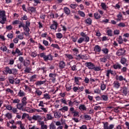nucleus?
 Wrapping results in <instances>:
<instances>
[{"label": "nucleus", "instance_id": "obj_13", "mask_svg": "<svg viewBox=\"0 0 129 129\" xmlns=\"http://www.w3.org/2000/svg\"><path fill=\"white\" fill-rule=\"evenodd\" d=\"M53 60V55L49 53L46 55L44 57V61L47 62V61H52Z\"/></svg>", "mask_w": 129, "mask_h": 129}, {"label": "nucleus", "instance_id": "obj_59", "mask_svg": "<svg viewBox=\"0 0 129 129\" xmlns=\"http://www.w3.org/2000/svg\"><path fill=\"white\" fill-rule=\"evenodd\" d=\"M60 111H62V112H64L65 111H68V107L67 106H63L61 109H59Z\"/></svg>", "mask_w": 129, "mask_h": 129}, {"label": "nucleus", "instance_id": "obj_53", "mask_svg": "<svg viewBox=\"0 0 129 129\" xmlns=\"http://www.w3.org/2000/svg\"><path fill=\"white\" fill-rule=\"evenodd\" d=\"M0 49L2 51H3V52H7V51H8V47L5 45H2Z\"/></svg>", "mask_w": 129, "mask_h": 129}, {"label": "nucleus", "instance_id": "obj_24", "mask_svg": "<svg viewBox=\"0 0 129 129\" xmlns=\"http://www.w3.org/2000/svg\"><path fill=\"white\" fill-rule=\"evenodd\" d=\"M16 123L20 126V127H18L19 129H26V128H25V124H23L21 121H17Z\"/></svg>", "mask_w": 129, "mask_h": 129}, {"label": "nucleus", "instance_id": "obj_16", "mask_svg": "<svg viewBox=\"0 0 129 129\" xmlns=\"http://www.w3.org/2000/svg\"><path fill=\"white\" fill-rule=\"evenodd\" d=\"M35 111L37 112H42L43 111L44 113H47L48 112V108L41 107L40 109H35Z\"/></svg>", "mask_w": 129, "mask_h": 129}, {"label": "nucleus", "instance_id": "obj_9", "mask_svg": "<svg viewBox=\"0 0 129 129\" xmlns=\"http://www.w3.org/2000/svg\"><path fill=\"white\" fill-rule=\"evenodd\" d=\"M124 54H125V49H124V48L119 49L116 53L117 56H122V55H124Z\"/></svg>", "mask_w": 129, "mask_h": 129}, {"label": "nucleus", "instance_id": "obj_1", "mask_svg": "<svg viewBox=\"0 0 129 129\" xmlns=\"http://www.w3.org/2000/svg\"><path fill=\"white\" fill-rule=\"evenodd\" d=\"M80 36L81 37L78 40V44H81L84 41L86 42V43H88V42L90 41V38H89V36H88L86 33L82 32L80 33Z\"/></svg>", "mask_w": 129, "mask_h": 129}, {"label": "nucleus", "instance_id": "obj_63", "mask_svg": "<svg viewBox=\"0 0 129 129\" xmlns=\"http://www.w3.org/2000/svg\"><path fill=\"white\" fill-rule=\"evenodd\" d=\"M79 109L80 110H86V106H85V105H81Z\"/></svg>", "mask_w": 129, "mask_h": 129}, {"label": "nucleus", "instance_id": "obj_33", "mask_svg": "<svg viewBox=\"0 0 129 129\" xmlns=\"http://www.w3.org/2000/svg\"><path fill=\"white\" fill-rule=\"evenodd\" d=\"M28 11L30 14H33V13H35V12H36V8L32 7H29L28 8Z\"/></svg>", "mask_w": 129, "mask_h": 129}, {"label": "nucleus", "instance_id": "obj_32", "mask_svg": "<svg viewBox=\"0 0 129 129\" xmlns=\"http://www.w3.org/2000/svg\"><path fill=\"white\" fill-rule=\"evenodd\" d=\"M18 96L19 97H23V96H26V93L23 91L22 90H20L19 92L18 93Z\"/></svg>", "mask_w": 129, "mask_h": 129}, {"label": "nucleus", "instance_id": "obj_35", "mask_svg": "<svg viewBox=\"0 0 129 129\" xmlns=\"http://www.w3.org/2000/svg\"><path fill=\"white\" fill-rule=\"evenodd\" d=\"M101 96L102 100L104 101H107V100H108V95H107V94L101 95Z\"/></svg>", "mask_w": 129, "mask_h": 129}, {"label": "nucleus", "instance_id": "obj_12", "mask_svg": "<svg viewBox=\"0 0 129 129\" xmlns=\"http://www.w3.org/2000/svg\"><path fill=\"white\" fill-rule=\"evenodd\" d=\"M58 27V23L55 20L52 21V24L50 25V28L51 30H57Z\"/></svg>", "mask_w": 129, "mask_h": 129}, {"label": "nucleus", "instance_id": "obj_38", "mask_svg": "<svg viewBox=\"0 0 129 129\" xmlns=\"http://www.w3.org/2000/svg\"><path fill=\"white\" fill-rule=\"evenodd\" d=\"M101 7L104 11H107V9H108V7L106 6V4L104 3H101Z\"/></svg>", "mask_w": 129, "mask_h": 129}, {"label": "nucleus", "instance_id": "obj_4", "mask_svg": "<svg viewBox=\"0 0 129 129\" xmlns=\"http://www.w3.org/2000/svg\"><path fill=\"white\" fill-rule=\"evenodd\" d=\"M5 72L9 74H17V73H18V70L16 69H11L9 67H6Z\"/></svg>", "mask_w": 129, "mask_h": 129}, {"label": "nucleus", "instance_id": "obj_17", "mask_svg": "<svg viewBox=\"0 0 129 129\" xmlns=\"http://www.w3.org/2000/svg\"><path fill=\"white\" fill-rule=\"evenodd\" d=\"M115 79L116 80H119V81H125V82H127L126 79H125V78H123L122 76L116 75Z\"/></svg>", "mask_w": 129, "mask_h": 129}, {"label": "nucleus", "instance_id": "obj_40", "mask_svg": "<svg viewBox=\"0 0 129 129\" xmlns=\"http://www.w3.org/2000/svg\"><path fill=\"white\" fill-rule=\"evenodd\" d=\"M116 40L118 44H121L123 43V39H122V37H121V36H119L118 38L116 39Z\"/></svg>", "mask_w": 129, "mask_h": 129}, {"label": "nucleus", "instance_id": "obj_61", "mask_svg": "<svg viewBox=\"0 0 129 129\" xmlns=\"http://www.w3.org/2000/svg\"><path fill=\"white\" fill-rule=\"evenodd\" d=\"M78 7V5L76 4H71L70 5V7H71V9H73L74 10L76 9Z\"/></svg>", "mask_w": 129, "mask_h": 129}, {"label": "nucleus", "instance_id": "obj_50", "mask_svg": "<svg viewBox=\"0 0 129 129\" xmlns=\"http://www.w3.org/2000/svg\"><path fill=\"white\" fill-rule=\"evenodd\" d=\"M53 118H54V117H53V116H52V114H51V113H48L46 114V119H47V120H51L53 119Z\"/></svg>", "mask_w": 129, "mask_h": 129}, {"label": "nucleus", "instance_id": "obj_36", "mask_svg": "<svg viewBox=\"0 0 129 129\" xmlns=\"http://www.w3.org/2000/svg\"><path fill=\"white\" fill-rule=\"evenodd\" d=\"M45 83H46V80L38 81L35 83V84L37 86H41V85H42V84H45Z\"/></svg>", "mask_w": 129, "mask_h": 129}, {"label": "nucleus", "instance_id": "obj_14", "mask_svg": "<svg viewBox=\"0 0 129 129\" xmlns=\"http://www.w3.org/2000/svg\"><path fill=\"white\" fill-rule=\"evenodd\" d=\"M49 77L50 78V80L52 81V82H55V81H56V77H57V74L55 73H50L49 75Z\"/></svg>", "mask_w": 129, "mask_h": 129}, {"label": "nucleus", "instance_id": "obj_54", "mask_svg": "<svg viewBox=\"0 0 129 129\" xmlns=\"http://www.w3.org/2000/svg\"><path fill=\"white\" fill-rule=\"evenodd\" d=\"M80 59H85V55L79 54V55L77 56L76 59H77V60H80Z\"/></svg>", "mask_w": 129, "mask_h": 129}, {"label": "nucleus", "instance_id": "obj_51", "mask_svg": "<svg viewBox=\"0 0 129 129\" xmlns=\"http://www.w3.org/2000/svg\"><path fill=\"white\" fill-rule=\"evenodd\" d=\"M94 93H96V94H100L101 93V91L99 89V88H96L94 89Z\"/></svg>", "mask_w": 129, "mask_h": 129}, {"label": "nucleus", "instance_id": "obj_27", "mask_svg": "<svg viewBox=\"0 0 129 129\" xmlns=\"http://www.w3.org/2000/svg\"><path fill=\"white\" fill-rule=\"evenodd\" d=\"M6 92L7 94H9V93H10L12 96H14V95H15V92H14V90L11 89L10 88L6 89Z\"/></svg>", "mask_w": 129, "mask_h": 129}, {"label": "nucleus", "instance_id": "obj_42", "mask_svg": "<svg viewBox=\"0 0 129 129\" xmlns=\"http://www.w3.org/2000/svg\"><path fill=\"white\" fill-rule=\"evenodd\" d=\"M78 14L79 16H80V17H82V18H85L86 17L85 13H84L83 11L79 10L78 11Z\"/></svg>", "mask_w": 129, "mask_h": 129}, {"label": "nucleus", "instance_id": "obj_55", "mask_svg": "<svg viewBox=\"0 0 129 129\" xmlns=\"http://www.w3.org/2000/svg\"><path fill=\"white\" fill-rule=\"evenodd\" d=\"M102 51L105 55H107L108 54V52H109V50L107 48H102Z\"/></svg>", "mask_w": 129, "mask_h": 129}, {"label": "nucleus", "instance_id": "obj_25", "mask_svg": "<svg viewBox=\"0 0 129 129\" xmlns=\"http://www.w3.org/2000/svg\"><path fill=\"white\" fill-rule=\"evenodd\" d=\"M5 117L6 119L10 120V119H12V118H13V114H12V113L8 112L6 114H5Z\"/></svg>", "mask_w": 129, "mask_h": 129}, {"label": "nucleus", "instance_id": "obj_46", "mask_svg": "<svg viewBox=\"0 0 129 129\" xmlns=\"http://www.w3.org/2000/svg\"><path fill=\"white\" fill-rule=\"evenodd\" d=\"M83 117L86 120H90L91 119V116L87 114H84Z\"/></svg>", "mask_w": 129, "mask_h": 129}, {"label": "nucleus", "instance_id": "obj_34", "mask_svg": "<svg viewBox=\"0 0 129 129\" xmlns=\"http://www.w3.org/2000/svg\"><path fill=\"white\" fill-rule=\"evenodd\" d=\"M24 106H25L22 103H19L17 105V107L18 109H19V110H23L24 109Z\"/></svg>", "mask_w": 129, "mask_h": 129}, {"label": "nucleus", "instance_id": "obj_44", "mask_svg": "<svg viewBox=\"0 0 129 129\" xmlns=\"http://www.w3.org/2000/svg\"><path fill=\"white\" fill-rule=\"evenodd\" d=\"M43 99H47V100H50L51 99V97H50V95H49L48 93H45L43 94Z\"/></svg>", "mask_w": 129, "mask_h": 129}, {"label": "nucleus", "instance_id": "obj_5", "mask_svg": "<svg viewBox=\"0 0 129 129\" xmlns=\"http://www.w3.org/2000/svg\"><path fill=\"white\" fill-rule=\"evenodd\" d=\"M103 124V129H113L114 128V124H110L108 122H102Z\"/></svg>", "mask_w": 129, "mask_h": 129}, {"label": "nucleus", "instance_id": "obj_2", "mask_svg": "<svg viewBox=\"0 0 129 129\" xmlns=\"http://www.w3.org/2000/svg\"><path fill=\"white\" fill-rule=\"evenodd\" d=\"M0 24L2 25H4L6 24V22H7V16H6V11L3 10L1 11L0 10Z\"/></svg>", "mask_w": 129, "mask_h": 129}, {"label": "nucleus", "instance_id": "obj_22", "mask_svg": "<svg viewBox=\"0 0 129 129\" xmlns=\"http://www.w3.org/2000/svg\"><path fill=\"white\" fill-rule=\"evenodd\" d=\"M39 124L41 125L40 129H48V126L45 124V122H44V121H40ZM36 129H40V128H36Z\"/></svg>", "mask_w": 129, "mask_h": 129}, {"label": "nucleus", "instance_id": "obj_19", "mask_svg": "<svg viewBox=\"0 0 129 129\" xmlns=\"http://www.w3.org/2000/svg\"><path fill=\"white\" fill-rule=\"evenodd\" d=\"M23 30L24 31H25L24 33V35L25 36H29V35H30V28H29V26H26L25 25H24V27H23Z\"/></svg>", "mask_w": 129, "mask_h": 129}, {"label": "nucleus", "instance_id": "obj_15", "mask_svg": "<svg viewBox=\"0 0 129 129\" xmlns=\"http://www.w3.org/2000/svg\"><path fill=\"white\" fill-rule=\"evenodd\" d=\"M95 65L91 62H86L85 63V66L88 68V69L92 70L94 68Z\"/></svg>", "mask_w": 129, "mask_h": 129}, {"label": "nucleus", "instance_id": "obj_7", "mask_svg": "<svg viewBox=\"0 0 129 129\" xmlns=\"http://www.w3.org/2000/svg\"><path fill=\"white\" fill-rule=\"evenodd\" d=\"M80 66H81V63H80V62H78L76 64H74L71 67V71H77V70L80 68Z\"/></svg>", "mask_w": 129, "mask_h": 129}, {"label": "nucleus", "instance_id": "obj_20", "mask_svg": "<svg viewBox=\"0 0 129 129\" xmlns=\"http://www.w3.org/2000/svg\"><path fill=\"white\" fill-rule=\"evenodd\" d=\"M111 74V75H114V72L111 70H108L106 71V76L107 77L108 79L110 77L109 75Z\"/></svg>", "mask_w": 129, "mask_h": 129}, {"label": "nucleus", "instance_id": "obj_6", "mask_svg": "<svg viewBox=\"0 0 129 129\" xmlns=\"http://www.w3.org/2000/svg\"><path fill=\"white\" fill-rule=\"evenodd\" d=\"M49 16L51 19H57V18H59V15L54 11H51L49 13Z\"/></svg>", "mask_w": 129, "mask_h": 129}, {"label": "nucleus", "instance_id": "obj_29", "mask_svg": "<svg viewBox=\"0 0 129 129\" xmlns=\"http://www.w3.org/2000/svg\"><path fill=\"white\" fill-rule=\"evenodd\" d=\"M113 67L114 69H121V64H119L118 62H116L115 64L113 65Z\"/></svg>", "mask_w": 129, "mask_h": 129}, {"label": "nucleus", "instance_id": "obj_8", "mask_svg": "<svg viewBox=\"0 0 129 129\" xmlns=\"http://www.w3.org/2000/svg\"><path fill=\"white\" fill-rule=\"evenodd\" d=\"M73 91L74 92H82V91H83V90H84V87L83 86H81V87H76L75 86L73 88Z\"/></svg>", "mask_w": 129, "mask_h": 129}, {"label": "nucleus", "instance_id": "obj_58", "mask_svg": "<svg viewBox=\"0 0 129 129\" xmlns=\"http://www.w3.org/2000/svg\"><path fill=\"white\" fill-rule=\"evenodd\" d=\"M55 36L57 39H62V38H63V34L61 33H56Z\"/></svg>", "mask_w": 129, "mask_h": 129}, {"label": "nucleus", "instance_id": "obj_10", "mask_svg": "<svg viewBox=\"0 0 129 129\" xmlns=\"http://www.w3.org/2000/svg\"><path fill=\"white\" fill-rule=\"evenodd\" d=\"M94 51L95 54H100V52H101V47L98 45H95L94 47Z\"/></svg>", "mask_w": 129, "mask_h": 129}, {"label": "nucleus", "instance_id": "obj_45", "mask_svg": "<svg viewBox=\"0 0 129 129\" xmlns=\"http://www.w3.org/2000/svg\"><path fill=\"white\" fill-rule=\"evenodd\" d=\"M122 92L124 95H127V93H128L127 88L124 87L122 89Z\"/></svg>", "mask_w": 129, "mask_h": 129}, {"label": "nucleus", "instance_id": "obj_48", "mask_svg": "<svg viewBox=\"0 0 129 129\" xmlns=\"http://www.w3.org/2000/svg\"><path fill=\"white\" fill-rule=\"evenodd\" d=\"M37 56L38 57H40V58H43V60H44L45 57H46V53L41 52Z\"/></svg>", "mask_w": 129, "mask_h": 129}, {"label": "nucleus", "instance_id": "obj_62", "mask_svg": "<svg viewBox=\"0 0 129 129\" xmlns=\"http://www.w3.org/2000/svg\"><path fill=\"white\" fill-rule=\"evenodd\" d=\"M117 26L120 28H124V27H125V23L120 22L117 24Z\"/></svg>", "mask_w": 129, "mask_h": 129}, {"label": "nucleus", "instance_id": "obj_64", "mask_svg": "<svg viewBox=\"0 0 129 129\" xmlns=\"http://www.w3.org/2000/svg\"><path fill=\"white\" fill-rule=\"evenodd\" d=\"M20 99L16 98L15 99H12V103H17L19 104L20 103Z\"/></svg>", "mask_w": 129, "mask_h": 129}, {"label": "nucleus", "instance_id": "obj_52", "mask_svg": "<svg viewBox=\"0 0 129 129\" xmlns=\"http://www.w3.org/2000/svg\"><path fill=\"white\" fill-rule=\"evenodd\" d=\"M117 19H116V21H121L122 20L123 17H122V14L121 13H119L118 15L117 16Z\"/></svg>", "mask_w": 129, "mask_h": 129}, {"label": "nucleus", "instance_id": "obj_41", "mask_svg": "<svg viewBox=\"0 0 129 129\" xmlns=\"http://www.w3.org/2000/svg\"><path fill=\"white\" fill-rule=\"evenodd\" d=\"M65 56L66 58H67L69 60H73V59H74V56H73L72 54H66Z\"/></svg>", "mask_w": 129, "mask_h": 129}, {"label": "nucleus", "instance_id": "obj_39", "mask_svg": "<svg viewBox=\"0 0 129 129\" xmlns=\"http://www.w3.org/2000/svg\"><path fill=\"white\" fill-rule=\"evenodd\" d=\"M72 51L75 56H77V54L79 53V50L76 48L72 49Z\"/></svg>", "mask_w": 129, "mask_h": 129}, {"label": "nucleus", "instance_id": "obj_21", "mask_svg": "<svg viewBox=\"0 0 129 129\" xmlns=\"http://www.w3.org/2000/svg\"><path fill=\"white\" fill-rule=\"evenodd\" d=\"M28 99L27 98V97H24L21 99V103L24 106H26L27 104L28 103Z\"/></svg>", "mask_w": 129, "mask_h": 129}, {"label": "nucleus", "instance_id": "obj_23", "mask_svg": "<svg viewBox=\"0 0 129 129\" xmlns=\"http://www.w3.org/2000/svg\"><path fill=\"white\" fill-rule=\"evenodd\" d=\"M58 65L59 69H64L66 66V63H65L64 61H59Z\"/></svg>", "mask_w": 129, "mask_h": 129}, {"label": "nucleus", "instance_id": "obj_47", "mask_svg": "<svg viewBox=\"0 0 129 129\" xmlns=\"http://www.w3.org/2000/svg\"><path fill=\"white\" fill-rule=\"evenodd\" d=\"M24 111H27V112L32 113L34 111L32 109V108L28 107H26L24 109Z\"/></svg>", "mask_w": 129, "mask_h": 129}, {"label": "nucleus", "instance_id": "obj_26", "mask_svg": "<svg viewBox=\"0 0 129 129\" xmlns=\"http://www.w3.org/2000/svg\"><path fill=\"white\" fill-rule=\"evenodd\" d=\"M32 118L33 120H42L43 119V117L39 115H34Z\"/></svg>", "mask_w": 129, "mask_h": 129}, {"label": "nucleus", "instance_id": "obj_49", "mask_svg": "<svg viewBox=\"0 0 129 129\" xmlns=\"http://www.w3.org/2000/svg\"><path fill=\"white\" fill-rule=\"evenodd\" d=\"M127 60L125 57H121L120 60V62L121 64H122V65H124L125 63H126V61Z\"/></svg>", "mask_w": 129, "mask_h": 129}, {"label": "nucleus", "instance_id": "obj_28", "mask_svg": "<svg viewBox=\"0 0 129 129\" xmlns=\"http://www.w3.org/2000/svg\"><path fill=\"white\" fill-rule=\"evenodd\" d=\"M113 87L117 89L120 87V83L118 81H115L113 83Z\"/></svg>", "mask_w": 129, "mask_h": 129}, {"label": "nucleus", "instance_id": "obj_31", "mask_svg": "<svg viewBox=\"0 0 129 129\" xmlns=\"http://www.w3.org/2000/svg\"><path fill=\"white\" fill-rule=\"evenodd\" d=\"M63 11L64 13H66V15H67L68 16L71 14V11L68 7H64L63 8Z\"/></svg>", "mask_w": 129, "mask_h": 129}, {"label": "nucleus", "instance_id": "obj_56", "mask_svg": "<svg viewBox=\"0 0 129 129\" xmlns=\"http://www.w3.org/2000/svg\"><path fill=\"white\" fill-rule=\"evenodd\" d=\"M106 34L109 37H112V30L111 29H108L106 31Z\"/></svg>", "mask_w": 129, "mask_h": 129}, {"label": "nucleus", "instance_id": "obj_43", "mask_svg": "<svg viewBox=\"0 0 129 129\" xmlns=\"http://www.w3.org/2000/svg\"><path fill=\"white\" fill-rule=\"evenodd\" d=\"M54 116L55 117V118H60V117L62 116V114H61V113L59 112H56L54 113Z\"/></svg>", "mask_w": 129, "mask_h": 129}, {"label": "nucleus", "instance_id": "obj_57", "mask_svg": "<svg viewBox=\"0 0 129 129\" xmlns=\"http://www.w3.org/2000/svg\"><path fill=\"white\" fill-rule=\"evenodd\" d=\"M38 48L40 50H42V51H45L46 50V48L43 45L41 44V43H38Z\"/></svg>", "mask_w": 129, "mask_h": 129}, {"label": "nucleus", "instance_id": "obj_37", "mask_svg": "<svg viewBox=\"0 0 129 129\" xmlns=\"http://www.w3.org/2000/svg\"><path fill=\"white\" fill-rule=\"evenodd\" d=\"M94 18L96 20H99V19L101 18V16L100 14H98V12H96L94 14Z\"/></svg>", "mask_w": 129, "mask_h": 129}, {"label": "nucleus", "instance_id": "obj_11", "mask_svg": "<svg viewBox=\"0 0 129 129\" xmlns=\"http://www.w3.org/2000/svg\"><path fill=\"white\" fill-rule=\"evenodd\" d=\"M80 80H82V78L80 77H74V83H76V85H81V82Z\"/></svg>", "mask_w": 129, "mask_h": 129}, {"label": "nucleus", "instance_id": "obj_60", "mask_svg": "<svg viewBox=\"0 0 129 129\" xmlns=\"http://www.w3.org/2000/svg\"><path fill=\"white\" fill-rule=\"evenodd\" d=\"M5 107L6 108V109L8 110H12V109H13V106H12L10 104H7L5 106Z\"/></svg>", "mask_w": 129, "mask_h": 129}, {"label": "nucleus", "instance_id": "obj_3", "mask_svg": "<svg viewBox=\"0 0 129 129\" xmlns=\"http://www.w3.org/2000/svg\"><path fill=\"white\" fill-rule=\"evenodd\" d=\"M11 53H12L13 56H15L16 54H17L18 56H22V55H23V52H21V50H20L18 48H16L15 50H13L12 52L11 50L8 49L7 51V54H11Z\"/></svg>", "mask_w": 129, "mask_h": 129}, {"label": "nucleus", "instance_id": "obj_18", "mask_svg": "<svg viewBox=\"0 0 129 129\" xmlns=\"http://www.w3.org/2000/svg\"><path fill=\"white\" fill-rule=\"evenodd\" d=\"M84 23L88 26L92 25V19L90 18H88L84 20Z\"/></svg>", "mask_w": 129, "mask_h": 129}, {"label": "nucleus", "instance_id": "obj_30", "mask_svg": "<svg viewBox=\"0 0 129 129\" xmlns=\"http://www.w3.org/2000/svg\"><path fill=\"white\" fill-rule=\"evenodd\" d=\"M43 93V92L42 91L40 90L39 89H36V91L35 92V94L36 95V96H41Z\"/></svg>", "mask_w": 129, "mask_h": 129}]
</instances>
